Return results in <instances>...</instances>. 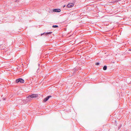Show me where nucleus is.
<instances>
[{
  "mask_svg": "<svg viewBox=\"0 0 131 131\" xmlns=\"http://www.w3.org/2000/svg\"><path fill=\"white\" fill-rule=\"evenodd\" d=\"M53 11L54 12H59L61 11V10L60 9H54Z\"/></svg>",
  "mask_w": 131,
  "mask_h": 131,
  "instance_id": "nucleus-4",
  "label": "nucleus"
},
{
  "mask_svg": "<svg viewBox=\"0 0 131 131\" xmlns=\"http://www.w3.org/2000/svg\"><path fill=\"white\" fill-rule=\"evenodd\" d=\"M58 27V25H53L52 26V27L53 28H57Z\"/></svg>",
  "mask_w": 131,
  "mask_h": 131,
  "instance_id": "nucleus-7",
  "label": "nucleus"
},
{
  "mask_svg": "<svg viewBox=\"0 0 131 131\" xmlns=\"http://www.w3.org/2000/svg\"><path fill=\"white\" fill-rule=\"evenodd\" d=\"M51 97V95H49V96H47L46 98L44 99L43 100V101L44 102H46L47 101L48 99L50 97Z\"/></svg>",
  "mask_w": 131,
  "mask_h": 131,
  "instance_id": "nucleus-3",
  "label": "nucleus"
},
{
  "mask_svg": "<svg viewBox=\"0 0 131 131\" xmlns=\"http://www.w3.org/2000/svg\"><path fill=\"white\" fill-rule=\"evenodd\" d=\"M51 33H52V32H47L45 34V35H48V34H51Z\"/></svg>",
  "mask_w": 131,
  "mask_h": 131,
  "instance_id": "nucleus-8",
  "label": "nucleus"
},
{
  "mask_svg": "<svg viewBox=\"0 0 131 131\" xmlns=\"http://www.w3.org/2000/svg\"><path fill=\"white\" fill-rule=\"evenodd\" d=\"M122 124H120L118 127V129H120V128L122 127Z\"/></svg>",
  "mask_w": 131,
  "mask_h": 131,
  "instance_id": "nucleus-9",
  "label": "nucleus"
},
{
  "mask_svg": "<svg viewBox=\"0 0 131 131\" xmlns=\"http://www.w3.org/2000/svg\"><path fill=\"white\" fill-rule=\"evenodd\" d=\"M99 64V62H97L96 63L95 65H98Z\"/></svg>",
  "mask_w": 131,
  "mask_h": 131,
  "instance_id": "nucleus-10",
  "label": "nucleus"
},
{
  "mask_svg": "<svg viewBox=\"0 0 131 131\" xmlns=\"http://www.w3.org/2000/svg\"><path fill=\"white\" fill-rule=\"evenodd\" d=\"M129 51H131V49H129L128 50Z\"/></svg>",
  "mask_w": 131,
  "mask_h": 131,
  "instance_id": "nucleus-12",
  "label": "nucleus"
},
{
  "mask_svg": "<svg viewBox=\"0 0 131 131\" xmlns=\"http://www.w3.org/2000/svg\"><path fill=\"white\" fill-rule=\"evenodd\" d=\"M38 95L36 94H32L31 95H29L27 97L28 98H29L30 97L31 98H33L34 97H37Z\"/></svg>",
  "mask_w": 131,
  "mask_h": 131,
  "instance_id": "nucleus-2",
  "label": "nucleus"
},
{
  "mask_svg": "<svg viewBox=\"0 0 131 131\" xmlns=\"http://www.w3.org/2000/svg\"><path fill=\"white\" fill-rule=\"evenodd\" d=\"M107 67L106 66H104L103 68V69L104 70H106L107 69Z\"/></svg>",
  "mask_w": 131,
  "mask_h": 131,
  "instance_id": "nucleus-6",
  "label": "nucleus"
},
{
  "mask_svg": "<svg viewBox=\"0 0 131 131\" xmlns=\"http://www.w3.org/2000/svg\"><path fill=\"white\" fill-rule=\"evenodd\" d=\"M73 4H69L67 6L68 8H71L73 6Z\"/></svg>",
  "mask_w": 131,
  "mask_h": 131,
  "instance_id": "nucleus-5",
  "label": "nucleus"
},
{
  "mask_svg": "<svg viewBox=\"0 0 131 131\" xmlns=\"http://www.w3.org/2000/svg\"><path fill=\"white\" fill-rule=\"evenodd\" d=\"M45 34V33H43V34H41V36H42L43 35V34Z\"/></svg>",
  "mask_w": 131,
  "mask_h": 131,
  "instance_id": "nucleus-11",
  "label": "nucleus"
},
{
  "mask_svg": "<svg viewBox=\"0 0 131 131\" xmlns=\"http://www.w3.org/2000/svg\"><path fill=\"white\" fill-rule=\"evenodd\" d=\"M16 83H18L19 82L20 83H24V80L21 78H19L16 79Z\"/></svg>",
  "mask_w": 131,
  "mask_h": 131,
  "instance_id": "nucleus-1",
  "label": "nucleus"
},
{
  "mask_svg": "<svg viewBox=\"0 0 131 131\" xmlns=\"http://www.w3.org/2000/svg\"><path fill=\"white\" fill-rule=\"evenodd\" d=\"M65 6L64 5V6H63V7H64Z\"/></svg>",
  "mask_w": 131,
  "mask_h": 131,
  "instance_id": "nucleus-13",
  "label": "nucleus"
}]
</instances>
